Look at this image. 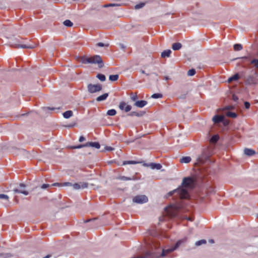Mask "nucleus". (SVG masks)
<instances>
[{
  "mask_svg": "<svg viewBox=\"0 0 258 258\" xmlns=\"http://www.w3.org/2000/svg\"><path fill=\"white\" fill-rule=\"evenodd\" d=\"M116 111L115 109H110L107 111V114L110 116H114L116 114Z\"/></svg>",
  "mask_w": 258,
  "mask_h": 258,
  "instance_id": "72a5a7b5",
  "label": "nucleus"
},
{
  "mask_svg": "<svg viewBox=\"0 0 258 258\" xmlns=\"http://www.w3.org/2000/svg\"><path fill=\"white\" fill-rule=\"evenodd\" d=\"M46 108H47V109H48L49 110H54L55 109H59V108H54V107H47Z\"/></svg>",
  "mask_w": 258,
  "mask_h": 258,
  "instance_id": "603ef678",
  "label": "nucleus"
},
{
  "mask_svg": "<svg viewBox=\"0 0 258 258\" xmlns=\"http://www.w3.org/2000/svg\"><path fill=\"white\" fill-rule=\"evenodd\" d=\"M50 186V185H49V184H43L41 186V188H42V189H46L47 187H49Z\"/></svg>",
  "mask_w": 258,
  "mask_h": 258,
  "instance_id": "c03bdc74",
  "label": "nucleus"
},
{
  "mask_svg": "<svg viewBox=\"0 0 258 258\" xmlns=\"http://www.w3.org/2000/svg\"><path fill=\"white\" fill-rule=\"evenodd\" d=\"M139 163V162H137L135 161H125L123 162L122 165H125L126 164H136Z\"/></svg>",
  "mask_w": 258,
  "mask_h": 258,
  "instance_id": "c9c22d12",
  "label": "nucleus"
},
{
  "mask_svg": "<svg viewBox=\"0 0 258 258\" xmlns=\"http://www.w3.org/2000/svg\"><path fill=\"white\" fill-rule=\"evenodd\" d=\"M244 153L248 156H252L255 154V152L253 150L248 148H245L244 150Z\"/></svg>",
  "mask_w": 258,
  "mask_h": 258,
  "instance_id": "2eb2a0df",
  "label": "nucleus"
},
{
  "mask_svg": "<svg viewBox=\"0 0 258 258\" xmlns=\"http://www.w3.org/2000/svg\"><path fill=\"white\" fill-rule=\"evenodd\" d=\"M194 180L191 177H184L182 182L181 185L178 188L169 192L168 195L169 196L173 194H176L181 199H186L189 197V190L194 187Z\"/></svg>",
  "mask_w": 258,
  "mask_h": 258,
  "instance_id": "f257e3e1",
  "label": "nucleus"
},
{
  "mask_svg": "<svg viewBox=\"0 0 258 258\" xmlns=\"http://www.w3.org/2000/svg\"><path fill=\"white\" fill-rule=\"evenodd\" d=\"M72 186L75 189H79L81 188H85L88 187V183L87 182H80L73 184Z\"/></svg>",
  "mask_w": 258,
  "mask_h": 258,
  "instance_id": "6e6552de",
  "label": "nucleus"
},
{
  "mask_svg": "<svg viewBox=\"0 0 258 258\" xmlns=\"http://www.w3.org/2000/svg\"><path fill=\"white\" fill-rule=\"evenodd\" d=\"M210 242H211V243H213V242H214V240H212V239L210 240Z\"/></svg>",
  "mask_w": 258,
  "mask_h": 258,
  "instance_id": "774afa93",
  "label": "nucleus"
},
{
  "mask_svg": "<svg viewBox=\"0 0 258 258\" xmlns=\"http://www.w3.org/2000/svg\"><path fill=\"white\" fill-rule=\"evenodd\" d=\"M224 117L223 116L215 115L213 117V121L215 123H219L224 121Z\"/></svg>",
  "mask_w": 258,
  "mask_h": 258,
  "instance_id": "f8f14e48",
  "label": "nucleus"
},
{
  "mask_svg": "<svg viewBox=\"0 0 258 258\" xmlns=\"http://www.w3.org/2000/svg\"><path fill=\"white\" fill-rule=\"evenodd\" d=\"M164 79L167 81L169 79V78L168 77L166 76V77H164Z\"/></svg>",
  "mask_w": 258,
  "mask_h": 258,
  "instance_id": "0e129e2a",
  "label": "nucleus"
},
{
  "mask_svg": "<svg viewBox=\"0 0 258 258\" xmlns=\"http://www.w3.org/2000/svg\"><path fill=\"white\" fill-rule=\"evenodd\" d=\"M148 199L145 195H138L133 198V202L138 204H143L148 202Z\"/></svg>",
  "mask_w": 258,
  "mask_h": 258,
  "instance_id": "20e7f679",
  "label": "nucleus"
},
{
  "mask_svg": "<svg viewBox=\"0 0 258 258\" xmlns=\"http://www.w3.org/2000/svg\"><path fill=\"white\" fill-rule=\"evenodd\" d=\"M232 99L234 101H237L238 100V97L235 95L232 96Z\"/></svg>",
  "mask_w": 258,
  "mask_h": 258,
  "instance_id": "8fccbe9b",
  "label": "nucleus"
},
{
  "mask_svg": "<svg viewBox=\"0 0 258 258\" xmlns=\"http://www.w3.org/2000/svg\"><path fill=\"white\" fill-rule=\"evenodd\" d=\"M18 155L22 156V157H24V158H29L30 157V155L28 153V152H27L25 149H20L18 150Z\"/></svg>",
  "mask_w": 258,
  "mask_h": 258,
  "instance_id": "1a4fd4ad",
  "label": "nucleus"
},
{
  "mask_svg": "<svg viewBox=\"0 0 258 258\" xmlns=\"http://www.w3.org/2000/svg\"><path fill=\"white\" fill-rule=\"evenodd\" d=\"M219 138L218 135H214L211 138L210 142L212 143H216L218 141Z\"/></svg>",
  "mask_w": 258,
  "mask_h": 258,
  "instance_id": "c756f323",
  "label": "nucleus"
},
{
  "mask_svg": "<svg viewBox=\"0 0 258 258\" xmlns=\"http://www.w3.org/2000/svg\"><path fill=\"white\" fill-rule=\"evenodd\" d=\"M225 114L227 116L231 117V118H236L237 117L236 113H235L234 112H230L229 111H227L225 112Z\"/></svg>",
  "mask_w": 258,
  "mask_h": 258,
  "instance_id": "393cba45",
  "label": "nucleus"
},
{
  "mask_svg": "<svg viewBox=\"0 0 258 258\" xmlns=\"http://www.w3.org/2000/svg\"><path fill=\"white\" fill-rule=\"evenodd\" d=\"M62 115L64 118L68 119L73 116V112L72 110H68L63 112Z\"/></svg>",
  "mask_w": 258,
  "mask_h": 258,
  "instance_id": "a211bd4d",
  "label": "nucleus"
},
{
  "mask_svg": "<svg viewBox=\"0 0 258 258\" xmlns=\"http://www.w3.org/2000/svg\"><path fill=\"white\" fill-rule=\"evenodd\" d=\"M239 75L238 74H236L228 79V82H231L234 80H237L239 79Z\"/></svg>",
  "mask_w": 258,
  "mask_h": 258,
  "instance_id": "c85d7f7f",
  "label": "nucleus"
},
{
  "mask_svg": "<svg viewBox=\"0 0 258 258\" xmlns=\"http://www.w3.org/2000/svg\"><path fill=\"white\" fill-rule=\"evenodd\" d=\"M119 108L121 110H124L126 112L130 111L132 109V106L130 105H127L124 102H121L119 104Z\"/></svg>",
  "mask_w": 258,
  "mask_h": 258,
  "instance_id": "0eeeda50",
  "label": "nucleus"
},
{
  "mask_svg": "<svg viewBox=\"0 0 258 258\" xmlns=\"http://www.w3.org/2000/svg\"><path fill=\"white\" fill-rule=\"evenodd\" d=\"M250 63L253 64L254 67L258 69V59H253L250 61Z\"/></svg>",
  "mask_w": 258,
  "mask_h": 258,
  "instance_id": "bb28decb",
  "label": "nucleus"
},
{
  "mask_svg": "<svg viewBox=\"0 0 258 258\" xmlns=\"http://www.w3.org/2000/svg\"><path fill=\"white\" fill-rule=\"evenodd\" d=\"M13 191L15 193H21L26 196L29 194V192L26 190H19V189L17 188L14 189Z\"/></svg>",
  "mask_w": 258,
  "mask_h": 258,
  "instance_id": "b1692460",
  "label": "nucleus"
},
{
  "mask_svg": "<svg viewBox=\"0 0 258 258\" xmlns=\"http://www.w3.org/2000/svg\"><path fill=\"white\" fill-rule=\"evenodd\" d=\"M119 45L121 49H124L125 48V46H124L123 44H119Z\"/></svg>",
  "mask_w": 258,
  "mask_h": 258,
  "instance_id": "5fc2aeb1",
  "label": "nucleus"
},
{
  "mask_svg": "<svg viewBox=\"0 0 258 258\" xmlns=\"http://www.w3.org/2000/svg\"><path fill=\"white\" fill-rule=\"evenodd\" d=\"M159 220H160V221H163V217H160V218H159Z\"/></svg>",
  "mask_w": 258,
  "mask_h": 258,
  "instance_id": "338daca9",
  "label": "nucleus"
},
{
  "mask_svg": "<svg viewBox=\"0 0 258 258\" xmlns=\"http://www.w3.org/2000/svg\"><path fill=\"white\" fill-rule=\"evenodd\" d=\"M0 199H4L8 201L9 199V197L8 196L5 194H0Z\"/></svg>",
  "mask_w": 258,
  "mask_h": 258,
  "instance_id": "a19ab883",
  "label": "nucleus"
},
{
  "mask_svg": "<svg viewBox=\"0 0 258 258\" xmlns=\"http://www.w3.org/2000/svg\"><path fill=\"white\" fill-rule=\"evenodd\" d=\"M130 98L132 101H136V102L137 101V99H138L137 94L136 93H131L130 94Z\"/></svg>",
  "mask_w": 258,
  "mask_h": 258,
  "instance_id": "cd10ccee",
  "label": "nucleus"
},
{
  "mask_svg": "<svg viewBox=\"0 0 258 258\" xmlns=\"http://www.w3.org/2000/svg\"><path fill=\"white\" fill-rule=\"evenodd\" d=\"M96 45L99 47H108L109 46V44H105L102 42H99L96 44Z\"/></svg>",
  "mask_w": 258,
  "mask_h": 258,
  "instance_id": "79ce46f5",
  "label": "nucleus"
},
{
  "mask_svg": "<svg viewBox=\"0 0 258 258\" xmlns=\"http://www.w3.org/2000/svg\"><path fill=\"white\" fill-rule=\"evenodd\" d=\"M234 108V106H227L225 108V110H229L230 109H232Z\"/></svg>",
  "mask_w": 258,
  "mask_h": 258,
  "instance_id": "de8ad7c7",
  "label": "nucleus"
},
{
  "mask_svg": "<svg viewBox=\"0 0 258 258\" xmlns=\"http://www.w3.org/2000/svg\"><path fill=\"white\" fill-rule=\"evenodd\" d=\"M50 257V255H47L43 257V258H49Z\"/></svg>",
  "mask_w": 258,
  "mask_h": 258,
  "instance_id": "69168bd1",
  "label": "nucleus"
},
{
  "mask_svg": "<svg viewBox=\"0 0 258 258\" xmlns=\"http://www.w3.org/2000/svg\"><path fill=\"white\" fill-rule=\"evenodd\" d=\"M246 83L248 84H253L255 83V78L252 75H249L247 77L246 80Z\"/></svg>",
  "mask_w": 258,
  "mask_h": 258,
  "instance_id": "ddd939ff",
  "label": "nucleus"
},
{
  "mask_svg": "<svg viewBox=\"0 0 258 258\" xmlns=\"http://www.w3.org/2000/svg\"><path fill=\"white\" fill-rule=\"evenodd\" d=\"M74 125V124H69L68 125H66V126L67 127L70 128V127H73Z\"/></svg>",
  "mask_w": 258,
  "mask_h": 258,
  "instance_id": "4d7b16f0",
  "label": "nucleus"
},
{
  "mask_svg": "<svg viewBox=\"0 0 258 258\" xmlns=\"http://www.w3.org/2000/svg\"><path fill=\"white\" fill-rule=\"evenodd\" d=\"M237 59H248L249 57L248 56H243L240 57H238L236 58H234V60Z\"/></svg>",
  "mask_w": 258,
  "mask_h": 258,
  "instance_id": "09e8293b",
  "label": "nucleus"
},
{
  "mask_svg": "<svg viewBox=\"0 0 258 258\" xmlns=\"http://www.w3.org/2000/svg\"><path fill=\"white\" fill-rule=\"evenodd\" d=\"M182 47V44L180 43L177 42L172 44V48L174 50H177Z\"/></svg>",
  "mask_w": 258,
  "mask_h": 258,
  "instance_id": "412c9836",
  "label": "nucleus"
},
{
  "mask_svg": "<svg viewBox=\"0 0 258 258\" xmlns=\"http://www.w3.org/2000/svg\"><path fill=\"white\" fill-rule=\"evenodd\" d=\"M145 6V3H141L139 4L136 5L135 6V9H136V10L142 8Z\"/></svg>",
  "mask_w": 258,
  "mask_h": 258,
  "instance_id": "58836bf2",
  "label": "nucleus"
},
{
  "mask_svg": "<svg viewBox=\"0 0 258 258\" xmlns=\"http://www.w3.org/2000/svg\"><path fill=\"white\" fill-rule=\"evenodd\" d=\"M171 53V51L170 49L164 50L163 52H162L161 53V57H165L166 56L169 57Z\"/></svg>",
  "mask_w": 258,
  "mask_h": 258,
  "instance_id": "5701e85b",
  "label": "nucleus"
},
{
  "mask_svg": "<svg viewBox=\"0 0 258 258\" xmlns=\"http://www.w3.org/2000/svg\"><path fill=\"white\" fill-rule=\"evenodd\" d=\"M97 78H98L101 81H105L106 77L105 75L101 74H99L97 75Z\"/></svg>",
  "mask_w": 258,
  "mask_h": 258,
  "instance_id": "e433bc0d",
  "label": "nucleus"
},
{
  "mask_svg": "<svg viewBox=\"0 0 258 258\" xmlns=\"http://www.w3.org/2000/svg\"><path fill=\"white\" fill-rule=\"evenodd\" d=\"M207 243V241L205 239H202V240H199L198 241H197L195 243V245L197 246H200L202 244H206Z\"/></svg>",
  "mask_w": 258,
  "mask_h": 258,
  "instance_id": "7c9ffc66",
  "label": "nucleus"
},
{
  "mask_svg": "<svg viewBox=\"0 0 258 258\" xmlns=\"http://www.w3.org/2000/svg\"><path fill=\"white\" fill-rule=\"evenodd\" d=\"M117 5L116 4H109L108 6L109 7H113V6H116Z\"/></svg>",
  "mask_w": 258,
  "mask_h": 258,
  "instance_id": "bf43d9fd",
  "label": "nucleus"
},
{
  "mask_svg": "<svg viewBox=\"0 0 258 258\" xmlns=\"http://www.w3.org/2000/svg\"><path fill=\"white\" fill-rule=\"evenodd\" d=\"M181 163H188L191 161V158L188 156L183 157L180 159Z\"/></svg>",
  "mask_w": 258,
  "mask_h": 258,
  "instance_id": "4be33fe9",
  "label": "nucleus"
},
{
  "mask_svg": "<svg viewBox=\"0 0 258 258\" xmlns=\"http://www.w3.org/2000/svg\"><path fill=\"white\" fill-rule=\"evenodd\" d=\"M88 91L91 93H94L101 91L102 89V85L100 84H89L87 86Z\"/></svg>",
  "mask_w": 258,
  "mask_h": 258,
  "instance_id": "39448f33",
  "label": "nucleus"
},
{
  "mask_svg": "<svg viewBox=\"0 0 258 258\" xmlns=\"http://www.w3.org/2000/svg\"><path fill=\"white\" fill-rule=\"evenodd\" d=\"M141 72L142 74H146L147 76H149V74H146V73H145V71H143V70H141Z\"/></svg>",
  "mask_w": 258,
  "mask_h": 258,
  "instance_id": "680f3d73",
  "label": "nucleus"
},
{
  "mask_svg": "<svg viewBox=\"0 0 258 258\" xmlns=\"http://www.w3.org/2000/svg\"><path fill=\"white\" fill-rule=\"evenodd\" d=\"M59 184L58 183H54L51 185V186H58Z\"/></svg>",
  "mask_w": 258,
  "mask_h": 258,
  "instance_id": "13d9d810",
  "label": "nucleus"
},
{
  "mask_svg": "<svg viewBox=\"0 0 258 258\" xmlns=\"http://www.w3.org/2000/svg\"><path fill=\"white\" fill-rule=\"evenodd\" d=\"M87 147V144L86 143L85 144H83V145H80L77 146H73L71 148L73 149H80V148H81L83 147Z\"/></svg>",
  "mask_w": 258,
  "mask_h": 258,
  "instance_id": "37998d69",
  "label": "nucleus"
},
{
  "mask_svg": "<svg viewBox=\"0 0 258 258\" xmlns=\"http://www.w3.org/2000/svg\"><path fill=\"white\" fill-rule=\"evenodd\" d=\"M108 96V93H104L103 95L98 96L96 98V101L99 102V101H102L105 100L107 98Z\"/></svg>",
  "mask_w": 258,
  "mask_h": 258,
  "instance_id": "6ab92c4d",
  "label": "nucleus"
},
{
  "mask_svg": "<svg viewBox=\"0 0 258 258\" xmlns=\"http://www.w3.org/2000/svg\"><path fill=\"white\" fill-rule=\"evenodd\" d=\"M63 24L67 27H72L73 25V23L69 20H66L63 22Z\"/></svg>",
  "mask_w": 258,
  "mask_h": 258,
  "instance_id": "f704fd0d",
  "label": "nucleus"
},
{
  "mask_svg": "<svg viewBox=\"0 0 258 258\" xmlns=\"http://www.w3.org/2000/svg\"><path fill=\"white\" fill-rule=\"evenodd\" d=\"M179 209L178 207L171 205L165 208L164 214L169 217H175L177 215Z\"/></svg>",
  "mask_w": 258,
  "mask_h": 258,
  "instance_id": "7ed1b4c3",
  "label": "nucleus"
},
{
  "mask_svg": "<svg viewBox=\"0 0 258 258\" xmlns=\"http://www.w3.org/2000/svg\"><path fill=\"white\" fill-rule=\"evenodd\" d=\"M186 240V238H184L183 239L179 240L177 241L174 246H173L175 250L177 249L182 244L185 243Z\"/></svg>",
  "mask_w": 258,
  "mask_h": 258,
  "instance_id": "4468645a",
  "label": "nucleus"
},
{
  "mask_svg": "<svg viewBox=\"0 0 258 258\" xmlns=\"http://www.w3.org/2000/svg\"><path fill=\"white\" fill-rule=\"evenodd\" d=\"M162 97V95L160 93H155L151 96V98L154 99L161 98Z\"/></svg>",
  "mask_w": 258,
  "mask_h": 258,
  "instance_id": "4c0bfd02",
  "label": "nucleus"
},
{
  "mask_svg": "<svg viewBox=\"0 0 258 258\" xmlns=\"http://www.w3.org/2000/svg\"><path fill=\"white\" fill-rule=\"evenodd\" d=\"M195 73H196L195 70L191 69L188 71L187 75L189 76H192L194 75L195 74Z\"/></svg>",
  "mask_w": 258,
  "mask_h": 258,
  "instance_id": "ea45409f",
  "label": "nucleus"
},
{
  "mask_svg": "<svg viewBox=\"0 0 258 258\" xmlns=\"http://www.w3.org/2000/svg\"><path fill=\"white\" fill-rule=\"evenodd\" d=\"M244 106H245V107L246 109H248L250 107V103L249 102H244Z\"/></svg>",
  "mask_w": 258,
  "mask_h": 258,
  "instance_id": "49530a36",
  "label": "nucleus"
},
{
  "mask_svg": "<svg viewBox=\"0 0 258 258\" xmlns=\"http://www.w3.org/2000/svg\"><path fill=\"white\" fill-rule=\"evenodd\" d=\"M25 185L23 183H21L20 184V189L19 190H25Z\"/></svg>",
  "mask_w": 258,
  "mask_h": 258,
  "instance_id": "a18cd8bd",
  "label": "nucleus"
},
{
  "mask_svg": "<svg viewBox=\"0 0 258 258\" xmlns=\"http://www.w3.org/2000/svg\"><path fill=\"white\" fill-rule=\"evenodd\" d=\"M184 218H185L186 219H187L189 221H192V218H186V217H184Z\"/></svg>",
  "mask_w": 258,
  "mask_h": 258,
  "instance_id": "052dcab7",
  "label": "nucleus"
},
{
  "mask_svg": "<svg viewBox=\"0 0 258 258\" xmlns=\"http://www.w3.org/2000/svg\"><path fill=\"white\" fill-rule=\"evenodd\" d=\"M144 113L142 111H140V112H138L136 111H132V112H130V113H128V115L130 116H138V117H140V116H143Z\"/></svg>",
  "mask_w": 258,
  "mask_h": 258,
  "instance_id": "f3484780",
  "label": "nucleus"
},
{
  "mask_svg": "<svg viewBox=\"0 0 258 258\" xmlns=\"http://www.w3.org/2000/svg\"><path fill=\"white\" fill-rule=\"evenodd\" d=\"M208 158V157L206 154L203 152L201 155L197 158V162L195 163V164L197 165H202L206 162Z\"/></svg>",
  "mask_w": 258,
  "mask_h": 258,
  "instance_id": "423d86ee",
  "label": "nucleus"
},
{
  "mask_svg": "<svg viewBox=\"0 0 258 258\" xmlns=\"http://www.w3.org/2000/svg\"><path fill=\"white\" fill-rule=\"evenodd\" d=\"M234 49L236 51H239L242 49V46L240 44H235L233 46Z\"/></svg>",
  "mask_w": 258,
  "mask_h": 258,
  "instance_id": "473e14b6",
  "label": "nucleus"
},
{
  "mask_svg": "<svg viewBox=\"0 0 258 258\" xmlns=\"http://www.w3.org/2000/svg\"><path fill=\"white\" fill-rule=\"evenodd\" d=\"M80 61L84 64L87 63H93L98 64V67L100 68L104 66L103 60L101 57L98 55H94L92 57H88L86 56H83L80 58Z\"/></svg>",
  "mask_w": 258,
  "mask_h": 258,
  "instance_id": "f03ea898",
  "label": "nucleus"
},
{
  "mask_svg": "<svg viewBox=\"0 0 258 258\" xmlns=\"http://www.w3.org/2000/svg\"><path fill=\"white\" fill-rule=\"evenodd\" d=\"M12 46L15 47H16V48H34V46H27L26 45H20V44H12Z\"/></svg>",
  "mask_w": 258,
  "mask_h": 258,
  "instance_id": "aec40b11",
  "label": "nucleus"
},
{
  "mask_svg": "<svg viewBox=\"0 0 258 258\" xmlns=\"http://www.w3.org/2000/svg\"><path fill=\"white\" fill-rule=\"evenodd\" d=\"M147 102L145 100L137 101L135 103V105L139 108H142L147 105Z\"/></svg>",
  "mask_w": 258,
  "mask_h": 258,
  "instance_id": "9b49d317",
  "label": "nucleus"
},
{
  "mask_svg": "<svg viewBox=\"0 0 258 258\" xmlns=\"http://www.w3.org/2000/svg\"><path fill=\"white\" fill-rule=\"evenodd\" d=\"M85 140V138L83 136H81L79 138L80 142H82L84 141Z\"/></svg>",
  "mask_w": 258,
  "mask_h": 258,
  "instance_id": "3c124183",
  "label": "nucleus"
},
{
  "mask_svg": "<svg viewBox=\"0 0 258 258\" xmlns=\"http://www.w3.org/2000/svg\"><path fill=\"white\" fill-rule=\"evenodd\" d=\"M150 167L152 169H160L162 168V165L159 163H151L149 165H147Z\"/></svg>",
  "mask_w": 258,
  "mask_h": 258,
  "instance_id": "9d476101",
  "label": "nucleus"
},
{
  "mask_svg": "<svg viewBox=\"0 0 258 258\" xmlns=\"http://www.w3.org/2000/svg\"><path fill=\"white\" fill-rule=\"evenodd\" d=\"M223 122H224V124L225 125H226V124H227L228 123V121H225L224 120V121H223Z\"/></svg>",
  "mask_w": 258,
  "mask_h": 258,
  "instance_id": "e2e57ef3",
  "label": "nucleus"
},
{
  "mask_svg": "<svg viewBox=\"0 0 258 258\" xmlns=\"http://www.w3.org/2000/svg\"><path fill=\"white\" fill-rule=\"evenodd\" d=\"M64 185H72L73 184H72V183L70 182H65V183H64Z\"/></svg>",
  "mask_w": 258,
  "mask_h": 258,
  "instance_id": "6e6d98bb",
  "label": "nucleus"
},
{
  "mask_svg": "<svg viewBox=\"0 0 258 258\" xmlns=\"http://www.w3.org/2000/svg\"><path fill=\"white\" fill-rule=\"evenodd\" d=\"M118 178L122 180H135L134 176H133L132 177H127L124 176H121Z\"/></svg>",
  "mask_w": 258,
  "mask_h": 258,
  "instance_id": "2f4dec72",
  "label": "nucleus"
},
{
  "mask_svg": "<svg viewBox=\"0 0 258 258\" xmlns=\"http://www.w3.org/2000/svg\"><path fill=\"white\" fill-rule=\"evenodd\" d=\"M119 78L118 75H110L109 77V79L110 81H116L118 80Z\"/></svg>",
  "mask_w": 258,
  "mask_h": 258,
  "instance_id": "a878e982",
  "label": "nucleus"
},
{
  "mask_svg": "<svg viewBox=\"0 0 258 258\" xmlns=\"http://www.w3.org/2000/svg\"><path fill=\"white\" fill-rule=\"evenodd\" d=\"M87 147H92L96 149L100 148V145L98 142H88L86 143Z\"/></svg>",
  "mask_w": 258,
  "mask_h": 258,
  "instance_id": "dca6fc26",
  "label": "nucleus"
},
{
  "mask_svg": "<svg viewBox=\"0 0 258 258\" xmlns=\"http://www.w3.org/2000/svg\"><path fill=\"white\" fill-rule=\"evenodd\" d=\"M106 150L107 151H112L113 150V148L111 147H106Z\"/></svg>",
  "mask_w": 258,
  "mask_h": 258,
  "instance_id": "864d4df0",
  "label": "nucleus"
}]
</instances>
